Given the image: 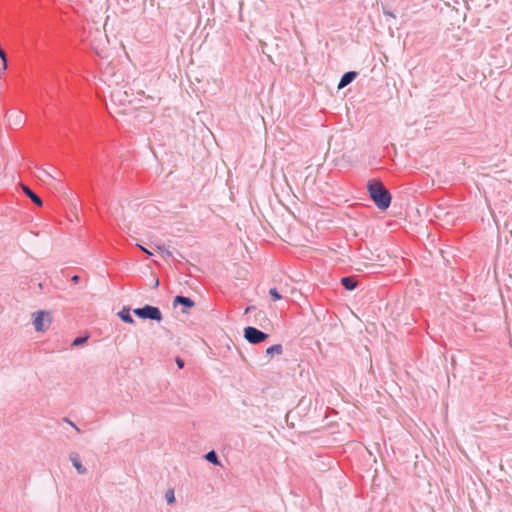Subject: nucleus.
Instances as JSON below:
<instances>
[{
  "instance_id": "nucleus-1",
  "label": "nucleus",
  "mask_w": 512,
  "mask_h": 512,
  "mask_svg": "<svg viewBox=\"0 0 512 512\" xmlns=\"http://www.w3.org/2000/svg\"><path fill=\"white\" fill-rule=\"evenodd\" d=\"M367 188L371 199L380 210H386L391 203V194L384 187L383 183L378 180H370Z\"/></svg>"
},
{
  "instance_id": "nucleus-2",
  "label": "nucleus",
  "mask_w": 512,
  "mask_h": 512,
  "mask_svg": "<svg viewBox=\"0 0 512 512\" xmlns=\"http://www.w3.org/2000/svg\"><path fill=\"white\" fill-rule=\"evenodd\" d=\"M128 94L126 91L115 90L112 95V103L114 106V112L118 115H125L128 113L127 107L131 104V101L127 99Z\"/></svg>"
},
{
  "instance_id": "nucleus-3",
  "label": "nucleus",
  "mask_w": 512,
  "mask_h": 512,
  "mask_svg": "<svg viewBox=\"0 0 512 512\" xmlns=\"http://www.w3.org/2000/svg\"><path fill=\"white\" fill-rule=\"evenodd\" d=\"M133 313L141 319H150L158 322L162 320V314L159 308L150 305L136 308L133 310Z\"/></svg>"
},
{
  "instance_id": "nucleus-4",
  "label": "nucleus",
  "mask_w": 512,
  "mask_h": 512,
  "mask_svg": "<svg viewBox=\"0 0 512 512\" xmlns=\"http://www.w3.org/2000/svg\"><path fill=\"white\" fill-rule=\"evenodd\" d=\"M52 318L48 312L38 311L34 314L33 325L38 332H44L48 329Z\"/></svg>"
},
{
  "instance_id": "nucleus-5",
  "label": "nucleus",
  "mask_w": 512,
  "mask_h": 512,
  "mask_svg": "<svg viewBox=\"0 0 512 512\" xmlns=\"http://www.w3.org/2000/svg\"><path fill=\"white\" fill-rule=\"evenodd\" d=\"M244 337L248 342L258 344L266 340L268 334L249 326L244 329Z\"/></svg>"
},
{
  "instance_id": "nucleus-6",
  "label": "nucleus",
  "mask_w": 512,
  "mask_h": 512,
  "mask_svg": "<svg viewBox=\"0 0 512 512\" xmlns=\"http://www.w3.org/2000/svg\"><path fill=\"white\" fill-rule=\"evenodd\" d=\"M357 76V73L354 72V71H350V72H347L345 73L339 84H338V89H341V88H344L345 86H347L349 83H351Z\"/></svg>"
},
{
  "instance_id": "nucleus-7",
  "label": "nucleus",
  "mask_w": 512,
  "mask_h": 512,
  "mask_svg": "<svg viewBox=\"0 0 512 512\" xmlns=\"http://www.w3.org/2000/svg\"><path fill=\"white\" fill-rule=\"evenodd\" d=\"M22 190L37 206L41 207L43 205L41 198L36 195L29 187L22 185Z\"/></svg>"
},
{
  "instance_id": "nucleus-8",
  "label": "nucleus",
  "mask_w": 512,
  "mask_h": 512,
  "mask_svg": "<svg viewBox=\"0 0 512 512\" xmlns=\"http://www.w3.org/2000/svg\"><path fill=\"white\" fill-rule=\"evenodd\" d=\"M173 304L174 306H176L177 304H181L184 305L186 308H191L194 306V302L190 298L184 296H176L173 301Z\"/></svg>"
},
{
  "instance_id": "nucleus-9",
  "label": "nucleus",
  "mask_w": 512,
  "mask_h": 512,
  "mask_svg": "<svg viewBox=\"0 0 512 512\" xmlns=\"http://www.w3.org/2000/svg\"><path fill=\"white\" fill-rule=\"evenodd\" d=\"M118 316L122 321L128 324H133L134 320L130 314V309L127 307H123L121 311L118 312Z\"/></svg>"
},
{
  "instance_id": "nucleus-10",
  "label": "nucleus",
  "mask_w": 512,
  "mask_h": 512,
  "mask_svg": "<svg viewBox=\"0 0 512 512\" xmlns=\"http://www.w3.org/2000/svg\"><path fill=\"white\" fill-rule=\"evenodd\" d=\"M70 459H71L73 466L76 468V470L79 474L86 473V468L81 464V462L79 460V456L77 454H72L70 456Z\"/></svg>"
},
{
  "instance_id": "nucleus-11",
  "label": "nucleus",
  "mask_w": 512,
  "mask_h": 512,
  "mask_svg": "<svg viewBox=\"0 0 512 512\" xmlns=\"http://www.w3.org/2000/svg\"><path fill=\"white\" fill-rule=\"evenodd\" d=\"M38 178L43 182H49L55 179V176L44 168H39Z\"/></svg>"
},
{
  "instance_id": "nucleus-12",
  "label": "nucleus",
  "mask_w": 512,
  "mask_h": 512,
  "mask_svg": "<svg viewBox=\"0 0 512 512\" xmlns=\"http://www.w3.org/2000/svg\"><path fill=\"white\" fill-rule=\"evenodd\" d=\"M283 353V347L281 344H276L266 349L267 356L281 355Z\"/></svg>"
},
{
  "instance_id": "nucleus-13",
  "label": "nucleus",
  "mask_w": 512,
  "mask_h": 512,
  "mask_svg": "<svg viewBox=\"0 0 512 512\" xmlns=\"http://www.w3.org/2000/svg\"><path fill=\"white\" fill-rule=\"evenodd\" d=\"M341 282L343 284V286L347 289V290H353L355 287H356V284L357 282L355 281L354 278L352 277H343L341 279Z\"/></svg>"
},
{
  "instance_id": "nucleus-14",
  "label": "nucleus",
  "mask_w": 512,
  "mask_h": 512,
  "mask_svg": "<svg viewBox=\"0 0 512 512\" xmlns=\"http://www.w3.org/2000/svg\"><path fill=\"white\" fill-rule=\"evenodd\" d=\"M205 458L207 461L215 464V465H218L219 464V461H218V457H217V454L215 453V451H210L208 452L206 455H205Z\"/></svg>"
},
{
  "instance_id": "nucleus-15",
  "label": "nucleus",
  "mask_w": 512,
  "mask_h": 512,
  "mask_svg": "<svg viewBox=\"0 0 512 512\" xmlns=\"http://www.w3.org/2000/svg\"><path fill=\"white\" fill-rule=\"evenodd\" d=\"M269 293L274 301H278L282 298V296L279 294L276 288H271L269 290Z\"/></svg>"
},
{
  "instance_id": "nucleus-16",
  "label": "nucleus",
  "mask_w": 512,
  "mask_h": 512,
  "mask_svg": "<svg viewBox=\"0 0 512 512\" xmlns=\"http://www.w3.org/2000/svg\"><path fill=\"white\" fill-rule=\"evenodd\" d=\"M0 58L2 60V68L3 70L7 69V57L5 52L0 48Z\"/></svg>"
},
{
  "instance_id": "nucleus-17",
  "label": "nucleus",
  "mask_w": 512,
  "mask_h": 512,
  "mask_svg": "<svg viewBox=\"0 0 512 512\" xmlns=\"http://www.w3.org/2000/svg\"><path fill=\"white\" fill-rule=\"evenodd\" d=\"M166 499L168 504H173L175 502V496L173 490H169L166 493Z\"/></svg>"
},
{
  "instance_id": "nucleus-18",
  "label": "nucleus",
  "mask_w": 512,
  "mask_h": 512,
  "mask_svg": "<svg viewBox=\"0 0 512 512\" xmlns=\"http://www.w3.org/2000/svg\"><path fill=\"white\" fill-rule=\"evenodd\" d=\"M88 337H78L72 342V346H78L84 342H86Z\"/></svg>"
},
{
  "instance_id": "nucleus-19",
  "label": "nucleus",
  "mask_w": 512,
  "mask_h": 512,
  "mask_svg": "<svg viewBox=\"0 0 512 512\" xmlns=\"http://www.w3.org/2000/svg\"><path fill=\"white\" fill-rule=\"evenodd\" d=\"M176 364L177 366L182 369L184 367V361L181 358H176Z\"/></svg>"
},
{
  "instance_id": "nucleus-20",
  "label": "nucleus",
  "mask_w": 512,
  "mask_h": 512,
  "mask_svg": "<svg viewBox=\"0 0 512 512\" xmlns=\"http://www.w3.org/2000/svg\"><path fill=\"white\" fill-rule=\"evenodd\" d=\"M96 53L101 56V57H105L106 54H105V51L104 50H99L97 47H94Z\"/></svg>"
},
{
  "instance_id": "nucleus-21",
  "label": "nucleus",
  "mask_w": 512,
  "mask_h": 512,
  "mask_svg": "<svg viewBox=\"0 0 512 512\" xmlns=\"http://www.w3.org/2000/svg\"><path fill=\"white\" fill-rule=\"evenodd\" d=\"M137 246H138V247H139L143 252L147 253L148 255H152V253H151L149 250H147L145 247H143V246H141V245H139V244H137Z\"/></svg>"
},
{
  "instance_id": "nucleus-22",
  "label": "nucleus",
  "mask_w": 512,
  "mask_h": 512,
  "mask_svg": "<svg viewBox=\"0 0 512 512\" xmlns=\"http://www.w3.org/2000/svg\"><path fill=\"white\" fill-rule=\"evenodd\" d=\"M72 281L74 282H78L79 281V276L75 275L72 277Z\"/></svg>"
}]
</instances>
